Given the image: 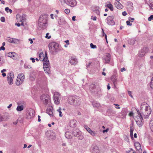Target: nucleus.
Instances as JSON below:
<instances>
[{
	"mask_svg": "<svg viewBox=\"0 0 153 153\" xmlns=\"http://www.w3.org/2000/svg\"><path fill=\"white\" fill-rule=\"evenodd\" d=\"M138 114V118L135 120L137 125L140 127H141L143 125L142 120L143 117L144 118H147L149 117V116L151 113L152 110L149 105L145 102L142 103L140 106V110H137L136 109Z\"/></svg>",
	"mask_w": 153,
	"mask_h": 153,
	"instance_id": "1",
	"label": "nucleus"
},
{
	"mask_svg": "<svg viewBox=\"0 0 153 153\" xmlns=\"http://www.w3.org/2000/svg\"><path fill=\"white\" fill-rule=\"evenodd\" d=\"M48 47L52 54H54L55 53H57L60 51L59 48V44L55 42H52L48 45Z\"/></svg>",
	"mask_w": 153,
	"mask_h": 153,
	"instance_id": "2",
	"label": "nucleus"
},
{
	"mask_svg": "<svg viewBox=\"0 0 153 153\" xmlns=\"http://www.w3.org/2000/svg\"><path fill=\"white\" fill-rule=\"evenodd\" d=\"M47 18L46 15H41L39 20V25L42 26L43 28H45L47 25Z\"/></svg>",
	"mask_w": 153,
	"mask_h": 153,
	"instance_id": "3",
	"label": "nucleus"
},
{
	"mask_svg": "<svg viewBox=\"0 0 153 153\" xmlns=\"http://www.w3.org/2000/svg\"><path fill=\"white\" fill-rule=\"evenodd\" d=\"M44 62H43V68L44 71L46 74L50 75L51 71L50 70V64L48 58L45 57L44 59Z\"/></svg>",
	"mask_w": 153,
	"mask_h": 153,
	"instance_id": "4",
	"label": "nucleus"
},
{
	"mask_svg": "<svg viewBox=\"0 0 153 153\" xmlns=\"http://www.w3.org/2000/svg\"><path fill=\"white\" fill-rule=\"evenodd\" d=\"M62 3H65L67 5L71 7H74L77 4V2L75 0H59Z\"/></svg>",
	"mask_w": 153,
	"mask_h": 153,
	"instance_id": "5",
	"label": "nucleus"
},
{
	"mask_svg": "<svg viewBox=\"0 0 153 153\" xmlns=\"http://www.w3.org/2000/svg\"><path fill=\"white\" fill-rule=\"evenodd\" d=\"M25 76L23 74H19L16 79V84L17 86L22 84L24 81Z\"/></svg>",
	"mask_w": 153,
	"mask_h": 153,
	"instance_id": "6",
	"label": "nucleus"
},
{
	"mask_svg": "<svg viewBox=\"0 0 153 153\" xmlns=\"http://www.w3.org/2000/svg\"><path fill=\"white\" fill-rule=\"evenodd\" d=\"M26 17V15L25 14H22V15L17 14L16 15L17 20L18 22H22L21 24L22 26L24 25V22L25 21Z\"/></svg>",
	"mask_w": 153,
	"mask_h": 153,
	"instance_id": "7",
	"label": "nucleus"
},
{
	"mask_svg": "<svg viewBox=\"0 0 153 153\" xmlns=\"http://www.w3.org/2000/svg\"><path fill=\"white\" fill-rule=\"evenodd\" d=\"M40 99L45 105L48 104L50 101V97L49 95L47 94L41 95L40 97Z\"/></svg>",
	"mask_w": 153,
	"mask_h": 153,
	"instance_id": "8",
	"label": "nucleus"
},
{
	"mask_svg": "<svg viewBox=\"0 0 153 153\" xmlns=\"http://www.w3.org/2000/svg\"><path fill=\"white\" fill-rule=\"evenodd\" d=\"M14 78V73L12 72H10L7 75V81L10 85L13 84V79Z\"/></svg>",
	"mask_w": 153,
	"mask_h": 153,
	"instance_id": "9",
	"label": "nucleus"
},
{
	"mask_svg": "<svg viewBox=\"0 0 153 153\" xmlns=\"http://www.w3.org/2000/svg\"><path fill=\"white\" fill-rule=\"evenodd\" d=\"M53 98L55 104L58 105L60 103L61 98L60 95L58 92L55 93L53 96Z\"/></svg>",
	"mask_w": 153,
	"mask_h": 153,
	"instance_id": "10",
	"label": "nucleus"
},
{
	"mask_svg": "<svg viewBox=\"0 0 153 153\" xmlns=\"http://www.w3.org/2000/svg\"><path fill=\"white\" fill-rule=\"evenodd\" d=\"M114 17L113 16H108L106 19L107 23L108 24L110 25H114L115 24V22L114 20Z\"/></svg>",
	"mask_w": 153,
	"mask_h": 153,
	"instance_id": "11",
	"label": "nucleus"
},
{
	"mask_svg": "<svg viewBox=\"0 0 153 153\" xmlns=\"http://www.w3.org/2000/svg\"><path fill=\"white\" fill-rule=\"evenodd\" d=\"M111 55L107 53H106L105 56L102 58V59L104 61L105 63H108L111 60Z\"/></svg>",
	"mask_w": 153,
	"mask_h": 153,
	"instance_id": "12",
	"label": "nucleus"
},
{
	"mask_svg": "<svg viewBox=\"0 0 153 153\" xmlns=\"http://www.w3.org/2000/svg\"><path fill=\"white\" fill-rule=\"evenodd\" d=\"M69 60V62L72 65H75L78 62L77 59L75 56L70 57Z\"/></svg>",
	"mask_w": 153,
	"mask_h": 153,
	"instance_id": "13",
	"label": "nucleus"
},
{
	"mask_svg": "<svg viewBox=\"0 0 153 153\" xmlns=\"http://www.w3.org/2000/svg\"><path fill=\"white\" fill-rule=\"evenodd\" d=\"M35 114L34 111L33 109H30L27 112V119H30L34 116Z\"/></svg>",
	"mask_w": 153,
	"mask_h": 153,
	"instance_id": "14",
	"label": "nucleus"
},
{
	"mask_svg": "<svg viewBox=\"0 0 153 153\" xmlns=\"http://www.w3.org/2000/svg\"><path fill=\"white\" fill-rule=\"evenodd\" d=\"M75 102H74V104L73 105L75 106H78L80 105L81 103V100L79 97L75 96Z\"/></svg>",
	"mask_w": 153,
	"mask_h": 153,
	"instance_id": "15",
	"label": "nucleus"
},
{
	"mask_svg": "<svg viewBox=\"0 0 153 153\" xmlns=\"http://www.w3.org/2000/svg\"><path fill=\"white\" fill-rule=\"evenodd\" d=\"M75 96H71L68 99V102L70 105H73L74 104V102H75Z\"/></svg>",
	"mask_w": 153,
	"mask_h": 153,
	"instance_id": "16",
	"label": "nucleus"
},
{
	"mask_svg": "<svg viewBox=\"0 0 153 153\" xmlns=\"http://www.w3.org/2000/svg\"><path fill=\"white\" fill-rule=\"evenodd\" d=\"M69 124L71 127H74L77 124V122L75 120H72L70 121Z\"/></svg>",
	"mask_w": 153,
	"mask_h": 153,
	"instance_id": "17",
	"label": "nucleus"
},
{
	"mask_svg": "<svg viewBox=\"0 0 153 153\" xmlns=\"http://www.w3.org/2000/svg\"><path fill=\"white\" fill-rule=\"evenodd\" d=\"M85 128L91 135L93 136H94L95 135V132L92 131L88 126H85Z\"/></svg>",
	"mask_w": 153,
	"mask_h": 153,
	"instance_id": "18",
	"label": "nucleus"
},
{
	"mask_svg": "<svg viewBox=\"0 0 153 153\" xmlns=\"http://www.w3.org/2000/svg\"><path fill=\"white\" fill-rule=\"evenodd\" d=\"M114 4L115 7L119 9H121L123 7L122 4L119 2H115Z\"/></svg>",
	"mask_w": 153,
	"mask_h": 153,
	"instance_id": "19",
	"label": "nucleus"
},
{
	"mask_svg": "<svg viewBox=\"0 0 153 153\" xmlns=\"http://www.w3.org/2000/svg\"><path fill=\"white\" fill-rule=\"evenodd\" d=\"M134 146L137 150L138 151L141 150V146L139 143L137 142L135 143H134Z\"/></svg>",
	"mask_w": 153,
	"mask_h": 153,
	"instance_id": "20",
	"label": "nucleus"
},
{
	"mask_svg": "<svg viewBox=\"0 0 153 153\" xmlns=\"http://www.w3.org/2000/svg\"><path fill=\"white\" fill-rule=\"evenodd\" d=\"M45 134L47 138L51 140L53 138V136L51 135L50 132L47 131L46 132Z\"/></svg>",
	"mask_w": 153,
	"mask_h": 153,
	"instance_id": "21",
	"label": "nucleus"
},
{
	"mask_svg": "<svg viewBox=\"0 0 153 153\" xmlns=\"http://www.w3.org/2000/svg\"><path fill=\"white\" fill-rule=\"evenodd\" d=\"M65 136L66 138L68 139H71L72 137L71 133L68 131H67L65 132Z\"/></svg>",
	"mask_w": 153,
	"mask_h": 153,
	"instance_id": "22",
	"label": "nucleus"
},
{
	"mask_svg": "<svg viewBox=\"0 0 153 153\" xmlns=\"http://www.w3.org/2000/svg\"><path fill=\"white\" fill-rule=\"evenodd\" d=\"M80 132L77 130H74L72 132V134L74 136L77 137L78 135L80 134Z\"/></svg>",
	"mask_w": 153,
	"mask_h": 153,
	"instance_id": "23",
	"label": "nucleus"
},
{
	"mask_svg": "<svg viewBox=\"0 0 153 153\" xmlns=\"http://www.w3.org/2000/svg\"><path fill=\"white\" fill-rule=\"evenodd\" d=\"M92 105L94 107L97 108H99L100 106V104L99 103L97 102H94L92 103Z\"/></svg>",
	"mask_w": 153,
	"mask_h": 153,
	"instance_id": "24",
	"label": "nucleus"
},
{
	"mask_svg": "<svg viewBox=\"0 0 153 153\" xmlns=\"http://www.w3.org/2000/svg\"><path fill=\"white\" fill-rule=\"evenodd\" d=\"M148 4L150 8L153 10V0H149Z\"/></svg>",
	"mask_w": 153,
	"mask_h": 153,
	"instance_id": "25",
	"label": "nucleus"
},
{
	"mask_svg": "<svg viewBox=\"0 0 153 153\" xmlns=\"http://www.w3.org/2000/svg\"><path fill=\"white\" fill-rule=\"evenodd\" d=\"M145 54V53L141 49L139 52L138 56L139 57H143Z\"/></svg>",
	"mask_w": 153,
	"mask_h": 153,
	"instance_id": "26",
	"label": "nucleus"
},
{
	"mask_svg": "<svg viewBox=\"0 0 153 153\" xmlns=\"http://www.w3.org/2000/svg\"><path fill=\"white\" fill-rule=\"evenodd\" d=\"M105 7L109 8L111 11L113 10L114 9L112 5L110 3L108 4H107L105 5Z\"/></svg>",
	"mask_w": 153,
	"mask_h": 153,
	"instance_id": "27",
	"label": "nucleus"
},
{
	"mask_svg": "<svg viewBox=\"0 0 153 153\" xmlns=\"http://www.w3.org/2000/svg\"><path fill=\"white\" fill-rule=\"evenodd\" d=\"M149 126L151 131L153 132V118L151 119L150 122Z\"/></svg>",
	"mask_w": 153,
	"mask_h": 153,
	"instance_id": "28",
	"label": "nucleus"
},
{
	"mask_svg": "<svg viewBox=\"0 0 153 153\" xmlns=\"http://www.w3.org/2000/svg\"><path fill=\"white\" fill-rule=\"evenodd\" d=\"M46 113L50 116H53V113L51 108L47 109L46 110Z\"/></svg>",
	"mask_w": 153,
	"mask_h": 153,
	"instance_id": "29",
	"label": "nucleus"
},
{
	"mask_svg": "<svg viewBox=\"0 0 153 153\" xmlns=\"http://www.w3.org/2000/svg\"><path fill=\"white\" fill-rule=\"evenodd\" d=\"M111 79L112 81L113 82V84L114 85H115V84H116V82H117V79L116 78V77L115 76H112L111 77Z\"/></svg>",
	"mask_w": 153,
	"mask_h": 153,
	"instance_id": "30",
	"label": "nucleus"
},
{
	"mask_svg": "<svg viewBox=\"0 0 153 153\" xmlns=\"http://www.w3.org/2000/svg\"><path fill=\"white\" fill-rule=\"evenodd\" d=\"M62 109L61 107H59V108L57 110V111L59 113V116L60 117H62L63 114H62Z\"/></svg>",
	"mask_w": 153,
	"mask_h": 153,
	"instance_id": "31",
	"label": "nucleus"
},
{
	"mask_svg": "<svg viewBox=\"0 0 153 153\" xmlns=\"http://www.w3.org/2000/svg\"><path fill=\"white\" fill-rule=\"evenodd\" d=\"M134 130V127L133 126H131L130 128V136L132 139H133V131Z\"/></svg>",
	"mask_w": 153,
	"mask_h": 153,
	"instance_id": "32",
	"label": "nucleus"
},
{
	"mask_svg": "<svg viewBox=\"0 0 153 153\" xmlns=\"http://www.w3.org/2000/svg\"><path fill=\"white\" fill-rule=\"evenodd\" d=\"M146 54L148 52L149 50V48L148 47H143L141 49Z\"/></svg>",
	"mask_w": 153,
	"mask_h": 153,
	"instance_id": "33",
	"label": "nucleus"
},
{
	"mask_svg": "<svg viewBox=\"0 0 153 153\" xmlns=\"http://www.w3.org/2000/svg\"><path fill=\"white\" fill-rule=\"evenodd\" d=\"M24 109L23 105H18L16 108V110L18 111H22Z\"/></svg>",
	"mask_w": 153,
	"mask_h": 153,
	"instance_id": "34",
	"label": "nucleus"
},
{
	"mask_svg": "<svg viewBox=\"0 0 153 153\" xmlns=\"http://www.w3.org/2000/svg\"><path fill=\"white\" fill-rule=\"evenodd\" d=\"M129 42L130 45H134L135 43V41L134 39H131L129 40Z\"/></svg>",
	"mask_w": 153,
	"mask_h": 153,
	"instance_id": "35",
	"label": "nucleus"
},
{
	"mask_svg": "<svg viewBox=\"0 0 153 153\" xmlns=\"http://www.w3.org/2000/svg\"><path fill=\"white\" fill-rule=\"evenodd\" d=\"M24 67L25 68L30 69L31 68V67L30 65L26 63H25L24 65Z\"/></svg>",
	"mask_w": 153,
	"mask_h": 153,
	"instance_id": "36",
	"label": "nucleus"
},
{
	"mask_svg": "<svg viewBox=\"0 0 153 153\" xmlns=\"http://www.w3.org/2000/svg\"><path fill=\"white\" fill-rule=\"evenodd\" d=\"M5 10L6 11L7 13H8L9 12L10 13H11L12 11L11 9H9L8 7H6L5 8Z\"/></svg>",
	"mask_w": 153,
	"mask_h": 153,
	"instance_id": "37",
	"label": "nucleus"
},
{
	"mask_svg": "<svg viewBox=\"0 0 153 153\" xmlns=\"http://www.w3.org/2000/svg\"><path fill=\"white\" fill-rule=\"evenodd\" d=\"M15 53L13 52L11 53H8V54L9 55L8 56L11 58L14 57V54Z\"/></svg>",
	"mask_w": 153,
	"mask_h": 153,
	"instance_id": "38",
	"label": "nucleus"
},
{
	"mask_svg": "<svg viewBox=\"0 0 153 153\" xmlns=\"http://www.w3.org/2000/svg\"><path fill=\"white\" fill-rule=\"evenodd\" d=\"M43 55H44V54H43V52H41L39 54V59L40 60H42V57H44Z\"/></svg>",
	"mask_w": 153,
	"mask_h": 153,
	"instance_id": "39",
	"label": "nucleus"
},
{
	"mask_svg": "<svg viewBox=\"0 0 153 153\" xmlns=\"http://www.w3.org/2000/svg\"><path fill=\"white\" fill-rule=\"evenodd\" d=\"M102 36H105V38L107 42V36L106 34L104 32L103 29H102Z\"/></svg>",
	"mask_w": 153,
	"mask_h": 153,
	"instance_id": "40",
	"label": "nucleus"
},
{
	"mask_svg": "<svg viewBox=\"0 0 153 153\" xmlns=\"http://www.w3.org/2000/svg\"><path fill=\"white\" fill-rule=\"evenodd\" d=\"M90 47L92 49H95L97 48V46L94 45L92 43H91L90 44Z\"/></svg>",
	"mask_w": 153,
	"mask_h": 153,
	"instance_id": "41",
	"label": "nucleus"
},
{
	"mask_svg": "<svg viewBox=\"0 0 153 153\" xmlns=\"http://www.w3.org/2000/svg\"><path fill=\"white\" fill-rule=\"evenodd\" d=\"M94 12L96 13L97 15H99L100 12L99 10L98 9L95 10L93 11Z\"/></svg>",
	"mask_w": 153,
	"mask_h": 153,
	"instance_id": "42",
	"label": "nucleus"
},
{
	"mask_svg": "<svg viewBox=\"0 0 153 153\" xmlns=\"http://www.w3.org/2000/svg\"><path fill=\"white\" fill-rule=\"evenodd\" d=\"M150 86L151 88H153V77L152 78L151 80V82L150 83Z\"/></svg>",
	"mask_w": 153,
	"mask_h": 153,
	"instance_id": "43",
	"label": "nucleus"
},
{
	"mask_svg": "<svg viewBox=\"0 0 153 153\" xmlns=\"http://www.w3.org/2000/svg\"><path fill=\"white\" fill-rule=\"evenodd\" d=\"M78 139L80 140H82L83 138V137L82 135L79 134L77 136Z\"/></svg>",
	"mask_w": 153,
	"mask_h": 153,
	"instance_id": "44",
	"label": "nucleus"
},
{
	"mask_svg": "<svg viewBox=\"0 0 153 153\" xmlns=\"http://www.w3.org/2000/svg\"><path fill=\"white\" fill-rule=\"evenodd\" d=\"M65 12L67 14H68L70 12V9H67L65 10Z\"/></svg>",
	"mask_w": 153,
	"mask_h": 153,
	"instance_id": "45",
	"label": "nucleus"
},
{
	"mask_svg": "<svg viewBox=\"0 0 153 153\" xmlns=\"http://www.w3.org/2000/svg\"><path fill=\"white\" fill-rule=\"evenodd\" d=\"M95 85L94 84H91L90 86V89L91 90L95 88Z\"/></svg>",
	"mask_w": 153,
	"mask_h": 153,
	"instance_id": "46",
	"label": "nucleus"
},
{
	"mask_svg": "<svg viewBox=\"0 0 153 153\" xmlns=\"http://www.w3.org/2000/svg\"><path fill=\"white\" fill-rule=\"evenodd\" d=\"M148 20L149 21H151L152 20H153V15H151L148 18Z\"/></svg>",
	"mask_w": 153,
	"mask_h": 153,
	"instance_id": "47",
	"label": "nucleus"
},
{
	"mask_svg": "<svg viewBox=\"0 0 153 153\" xmlns=\"http://www.w3.org/2000/svg\"><path fill=\"white\" fill-rule=\"evenodd\" d=\"M49 33H46L45 36V38H47L48 39H49L51 38V36H48V35H49Z\"/></svg>",
	"mask_w": 153,
	"mask_h": 153,
	"instance_id": "48",
	"label": "nucleus"
},
{
	"mask_svg": "<svg viewBox=\"0 0 153 153\" xmlns=\"http://www.w3.org/2000/svg\"><path fill=\"white\" fill-rule=\"evenodd\" d=\"M13 38H10V37H9L7 39V41L8 42H11L12 43V42H13Z\"/></svg>",
	"mask_w": 153,
	"mask_h": 153,
	"instance_id": "49",
	"label": "nucleus"
},
{
	"mask_svg": "<svg viewBox=\"0 0 153 153\" xmlns=\"http://www.w3.org/2000/svg\"><path fill=\"white\" fill-rule=\"evenodd\" d=\"M126 22V24L128 25H129L130 26H131L132 25V23H131L130 22V21H127Z\"/></svg>",
	"mask_w": 153,
	"mask_h": 153,
	"instance_id": "50",
	"label": "nucleus"
},
{
	"mask_svg": "<svg viewBox=\"0 0 153 153\" xmlns=\"http://www.w3.org/2000/svg\"><path fill=\"white\" fill-rule=\"evenodd\" d=\"M127 5H129L130 6H131L133 4L132 2L131 1H129L127 2Z\"/></svg>",
	"mask_w": 153,
	"mask_h": 153,
	"instance_id": "51",
	"label": "nucleus"
},
{
	"mask_svg": "<svg viewBox=\"0 0 153 153\" xmlns=\"http://www.w3.org/2000/svg\"><path fill=\"white\" fill-rule=\"evenodd\" d=\"M0 20L2 22H4L5 19L4 17H1V18Z\"/></svg>",
	"mask_w": 153,
	"mask_h": 153,
	"instance_id": "52",
	"label": "nucleus"
},
{
	"mask_svg": "<svg viewBox=\"0 0 153 153\" xmlns=\"http://www.w3.org/2000/svg\"><path fill=\"white\" fill-rule=\"evenodd\" d=\"M13 42H12V43H16L18 41V40L17 39H13Z\"/></svg>",
	"mask_w": 153,
	"mask_h": 153,
	"instance_id": "53",
	"label": "nucleus"
},
{
	"mask_svg": "<svg viewBox=\"0 0 153 153\" xmlns=\"http://www.w3.org/2000/svg\"><path fill=\"white\" fill-rule=\"evenodd\" d=\"M94 153H100V151L98 149H96L94 151Z\"/></svg>",
	"mask_w": 153,
	"mask_h": 153,
	"instance_id": "54",
	"label": "nucleus"
},
{
	"mask_svg": "<svg viewBox=\"0 0 153 153\" xmlns=\"http://www.w3.org/2000/svg\"><path fill=\"white\" fill-rule=\"evenodd\" d=\"M4 119L3 117L0 114V122L3 121Z\"/></svg>",
	"mask_w": 153,
	"mask_h": 153,
	"instance_id": "55",
	"label": "nucleus"
},
{
	"mask_svg": "<svg viewBox=\"0 0 153 153\" xmlns=\"http://www.w3.org/2000/svg\"><path fill=\"white\" fill-rule=\"evenodd\" d=\"M91 19L93 20L94 21L96 20L97 17L96 16L94 17L93 16H91Z\"/></svg>",
	"mask_w": 153,
	"mask_h": 153,
	"instance_id": "56",
	"label": "nucleus"
},
{
	"mask_svg": "<svg viewBox=\"0 0 153 153\" xmlns=\"http://www.w3.org/2000/svg\"><path fill=\"white\" fill-rule=\"evenodd\" d=\"M128 93L129 95L131 97H133V96L131 95V91H128Z\"/></svg>",
	"mask_w": 153,
	"mask_h": 153,
	"instance_id": "57",
	"label": "nucleus"
},
{
	"mask_svg": "<svg viewBox=\"0 0 153 153\" xmlns=\"http://www.w3.org/2000/svg\"><path fill=\"white\" fill-rule=\"evenodd\" d=\"M30 59L32 61V62L33 63H34L35 62V59L33 57H31L30 58Z\"/></svg>",
	"mask_w": 153,
	"mask_h": 153,
	"instance_id": "58",
	"label": "nucleus"
},
{
	"mask_svg": "<svg viewBox=\"0 0 153 153\" xmlns=\"http://www.w3.org/2000/svg\"><path fill=\"white\" fill-rule=\"evenodd\" d=\"M114 105H115L116 106H117V107H116V108H117V109H120V107H119V105L118 104H114Z\"/></svg>",
	"mask_w": 153,
	"mask_h": 153,
	"instance_id": "59",
	"label": "nucleus"
},
{
	"mask_svg": "<svg viewBox=\"0 0 153 153\" xmlns=\"http://www.w3.org/2000/svg\"><path fill=\"white\" fill-rule=\"evenodd\" d=\"M129 20L131 22H133L134 20V18L130 17Z\"/></svg>",
	"mask_w": 153,
	"mask_h": 153,
	"instance_id": "60",
	"label": "nucleus"
},
{
	"mask_svg": "<svg viewBox=\"0 0 153 153\" xmlns=\"http://www.w3.org/2000/svg\"><path fill=\"white\" fill-rule=\"evenodd\" d=\"M5 49V48L3 46H2L0 48V50H4Z\"/></svg>",
	"mask_w": 153,
	"mask_h": 153,
	"instance_id": "61",
	"label": "nucleus"
},
{
	"mask_svg": "<svg viewBox=\"0 0 153 153\" xmlns=\"http://www.w3.org/2000/svg\"><path fill=\"white\" fill-rule=\"evenodd\" d=\"M122 15L123 16H126V15H127V13L126 12L124 11H123L122 12Z\"/></svg>",
	"mask_w": 153,
	"mask_h": 153,
	"instance_id": "62",
	"label": "nucleus"
},
{
	"mask_svg": "<svg viewBox=\"0 0 153 153\" xmlns=\"http://www.w3.org/2000/svg\"><path fill=\"white\" fill-rule=\"evenodd\" d=\"M129 115L131 117L133 116V112H130V113H129Z\"/></svg>",
	"mask_w": 153,
	"mask_h": 153,
	"instance_id": "63",
	"label": "nucleus"
},
{
	"mask_svg": "<svg viewBox=\"0 0 153 153\" xmlns=\"http://www.w3.org/2000/svg\"><path fill=\"white\" fill-rule=\"evenodd\" d=\"M126 68H123L121 69V71L122 72H123V71H126Z\"/></svg>",
	"mask_w": 153,
	"mask_h": 153,
	"instance_id": "64",
	"label": "nucleus"
}]
</instances>
